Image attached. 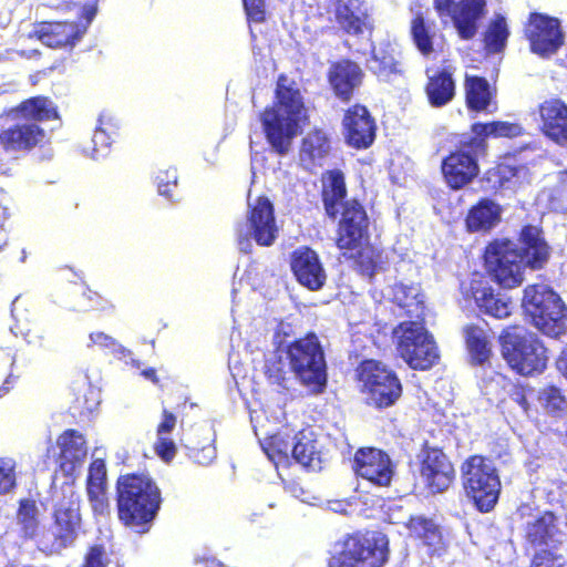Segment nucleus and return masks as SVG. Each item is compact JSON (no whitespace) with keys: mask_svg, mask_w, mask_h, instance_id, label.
Wrapping results in <instances>:
<instances>
[{"mask_svg":"<svg viewBox=\"0 0 567 567\" xmlns=\"http://www.w3.org/2000/svg\"><path fill=\"white\" fill-rule=\"evenodd\" d=\"M39 509L33 501L20 502L18 524L25 537L35 539L38 548L47 554H60L73 545L81 527L80 498L71 485L61 488L53 511V523L39 530Z\"/></svg>","mask_w":567,"mask_h":567,"instance_id":"f257e3e1","label":"nucleus"},{"mask_svg":"<svg viewBox=\"0 0 567 567\" xmlns=\"http://www.w3.org/2000/svg\"><path fill=\"white\" fill-rule=\"evenodd\" d=\"M522 252L511 240H495L485 250V265L494 280L503 288H515L523 282L525 266L540 269L548 261L549 247L535 226L520 231Z\"/></svg>","mask_w":567,"mask_h":567,"instance_id":"f03ea898","label":"nucleus"},{"mask_svg":"<svg viewBox=\"0 0 567 567\" xmlns=\"http://www.w3.org/2000/svg\"><path fill=\"white\" fill-rule=\"evenodd\" d=\"M276 99V104L265 110L260 121L271 148L286 155L307 118V110L297 83L285 75L278 79Z\"/></svg>","mask_w":567,"mask_h":567,"instance_id":"7ed1b4c3","label":"nucleus"},{"mask_svg":"<svg viewBox=\"0 0 567 567\" xmlns=\"http://www.w3.org/2000/svg\"><path fill=\"white\" fill-rule=\"evenodd\" d=\"M120 520L137 533H146L162 504L161 491L147 475L127 474L117 481Z\"/></svg>","mask_w":567,"mask_h":567,"instance_id":"20e7f679","label":"nucleus"},{"mask_svg":"<svg viewBox=\"0 0 567 567\" xmlns=\"http://www.w3.org/2000/svg\"><path fill=\"white\" fill-rule=\"evenodd\" d=\"M19 114L25 121L18 122L0 132V151L10 155L30 151L44 141V130L30 120L49 121L58 117L53 102L43 96L32 97L10 112V115L14 117Z\"/></svg>","mask_w":567,"mask_h":567,"instance_id":"39448f33","label":"nucleus"},{"mask_svg":"<svg viewBox=\"0 0 567 567\" xmlns=\"http://www.w3.org/2000/svg\"><path fill=\"white\" fill-rule=\"evenodd\" d=\"M522 307L532 323L544 334L558 338L567 331V308L549 286H527Z\"/></svg>","mask_w":567,"mask_h":567,"instance_id":"423d86ee","label":"nucleus"},{"mask_svg":"<svg viewBox=\"0 0 567 567\" xmlns=\"http://www.w3.org/2000/svg\"><path fill=\"white\" fill-rule=\"evenodd\" d=\"M290 371L312 393H321L327 383V364L322 347L315 333L290 343L286 350Z\"/></svg>","mask_w":567,"mask_h":567,"instance_id":"0eeeda50","label":"nucleus"},{"mask_svg":"<svg viewBox=\"0 0 567 567\" xmlns=\"http://www.w3.org/2000/svg\"><path fill=\"white\" fill-rule=\"evenodd\" d=\"M502 353L513 370L522 375L542 373L547 364L546 348L522 327H511L501 336Z\"/></svg>","mask_w":567,"mask_h":567,"instance_id":"6e6552de","label":"nucleus"},{"mask_svg":"<svg viewBox=\"0 0 567 567\" xmlns=\"http://www.w3.org/2000/svg\"><path fill=\"white\" fill-rule=\"evenodd\" d=\"M465 493L481 512H489L496 505L501 480L492 460L473 455L461 467Z\"/></svg>","mask_w":567,"mask_h":567,"instance_id":"1a4fd4ad","label":"nucleus"},{"mask_svg":"<svg viewBox=\"0 0 567 567\" xmlns=\"http://www.w3.org/2000/svg\"><path fill=\"white\" fill-rule=\"evenodd\" d=\"M239 250L248 254L251 251L254 239L259 246H271L278 236L274 206L264 196L252 199L248 196V210L246 220L239 223L236 228Z\"/></svg>","mask_w":567,"mask_h":567,"instance_id":"9d476101","label":"nucleus"},{"mask_svg":"<svg viewBox=\"0 0 567 567\" xmlns=\"http://www.w3.org/2000/svg\"><path fill=\"white\" fill-rule=\"evenodd\" d=\"M400 357L414 370H427L439 360L433 337L417 320L401 322L394 329Z\"/></svg>","mask_w":567,"mask_h":567,"instance_id":"9b49d317","label":"nucleus"},{"mask_svg":"<svg viewBox=\"0 0 567 567\" xmlns=\"http://www.w3.org/2000/svg\"><path fill=\"white\" fill-rule=\"evenodd\" d=\"M388 559V538L373 532L349 536L340 553L332 556L329 567H382Z\"/></svg>","mask_w":567,"mask_h":567,"instance_id":"f8f14e48","label":"nucleus"},{"mask_svg":"<svg viewBox=\"0 0 567 567\" xmlns=\"http://www.w3.org/2000/svg\"><path fill=\"white\" fill-rule=\"evenodd\" d=\"M527 505L522 506L518 513L526 517L524 525L525 539L540 551L556 548L563 544L567 535V516L555 515L553 512L532 513Z\"/></svg>","mask_w":567,"mask_h":567,"instance_id":"ddd939ff","label":"nucleus"},{"mask_svg":"<svg viewBox=\"0 0 567 567\" xmlns=\"http://www.w3.org/2000/svg\"><path fill=\"white\" fill-rule=\"evenodd\" d=\"M358 375L370 404L388 408L401 396L400 380L394 372L379 361H363L358 369Z\"/></svg>","mask_w":567,"mask_h":567,"instance_id":"4468645a","label":"nucleus"},{"mask_svg":"<svg viewBox=\"0 0 567 567\" xmlns=\"http://www.w3.org/2000/svg\"><path fill=\"white\" fill-rule=\"evenodd\" d=\"M440 17L451 18L458 35L464 40L474 38L478 21L485 14V0H434Z\"/></svg>","mask_w":567,"mask_h":567,"instance_id":"2eb2a0df","label":"nucleus"},{"mask_svg":"<svg viewBox=\"0 0 567 567\" xmlns=\"http://www.w3.org/2000/svg\"><path fill=\"white\" fill-rule=\"evenodd\" d=\"M526 35L534 53L540 56L554 54L564 42L560 22L551 17L534 13L529 18Z\"/></svg>","mask_w":567,"mask_h":567,"instance_id":"dca6fc26","label":"nucleus"},{"mask_svg":"<svg viewBox=\"0 0 567 567\" xmlns=\"http://www.w3.org/2000/svg\"><path fill=\"white\" fill-rule=\"evenodd\" d=\"M337 246L341 250H357L361 247L368 230V216L355 199L341 204Z\"/></svg>","mask_w":567,"mask_h":567,"instance_id":"f3484780","label":"nucleus"},{"mask_svg":"<svg viewBox=\"0 0 567 567\" xmlns=\"http://www.w3.org/2000/svg\"><path fill=\"white\" fill-rule=\"evenodd\" d=\"M352 466L358 476L377 486H389L394 473L389 455L373 447L358 450Z\"/></svg>","mask_w":567,"mask_h":567,"instance_id":"a211bd4d","label":"nucleus"},{"mask_svg":"<svg viewBox=\"0 0 567 567\" xmlns=\"http://www.w3.org/2000/svg\"><path fill=\"white\" fill-rule=\"evenodd\" d=\"M483 154L473 147V141L463 150L452 153L442 163V172L447 184L460 189L478 174L477 156Z\"/></svg>","mask_w":567,"mask_h":567,"instance_id":"6ab92c4d","label":"nucleus"},{"mask_svg":"<svg viewBox=\"0 0 567 567\" xmlns=\"http://www.w3.org/2000/svg\"><path fill=\"white\" fill-rule=\"evenodd\" d=\"M290 266L301 286L311 291L320 290L324 286L327 274L315 250L308 247L296 249L291 255Z\"/></svg>","mask_w":567,"mask_h":567,"instance_id":"aec40b11","label":"nucleus"},{"mask_svg":"<svg viewBox=\"0 0 567 567\" xmlns=\"http://www.w3.org/2000/svg\"><path fill=\"white\" fill-rule=\"evenodd\" d=\"M344 138L354 148L369 147L375 137V123L367 107L355 105L343 117Z\"/></svg>","mask_w":567,"mask_h":567,"instance_id":"412c9836","label":"nucleus"},{"mask_svg":"<svg viewBox=\"0 0 567 567\" xmlns=\"http://www.w3.org/2000/svg\"><path fill=\"white\" fill-rule=\"evenodd\" d=\"M421 475L433 493H441L451 485L454 470L441 450L426 449L423 451Z\"/></svg>","mask_w":567,"mask_h":567,"instance_id":"4be33fe9","label":"nucleus"},{"mask_svg":"<svg viewBox=\"0 0 567 567\" xmlns=\"http://www.w3.org/2000/svg\"><path fill=\"white\" fill-rule=\"evenodd\" d=\"M540 130L546 137L567 146V106L559 100L545 101L539 106Z\"/></svg>","mask_w":567,"mask_h":567,"instance_id":"5701e85b","label":"nucleus"},{"mask_svg":"<svg viewBox=\"0 0 567 567\" xmlns=\"http://www.w3.org/2000/svg\"><path fill=\"white\" fill-rule=\"evenodd\" d=\"M35 32L44 45L55 49L73 47L86 32V28L75 22H51L43 23Z\"/></svg>","mask_w":567,"mask_h":567,"instance_id":"b1692460","label":"nucleus"},{"mask_svg":"<svg viewBox=\"0 0 567 567\" xmlns=\"http://www.w3.org/2000/svg\"><path fill=\"white\" fill-rule=\"evenodd\" d=\"M86 492L93 513L104 515L109 508V501L106 496V466L102 458L94 460L89 467Z\"/></svg>","mask_w":567,"mask_h":567,"instance_id":"393cba45","label":"nucleus"},{"mask_svg":"<svg viewBox=\"0 0 567 567\" xmlns=\"http://www.w3.org/2000/svg\"><path fill=\"white\" fill-rule=\"evenodd\" d=\"M330 142L324 132L313 130L309 132L302 140L299 158L301 165L312 171L321 167L330 153Z\"/></svg>","mask_w":567,"mask_h":567,"instance_id":"a878e982","label":"nucleus"},{"mask_svg":"<svg viewBox=\"0 0 567 567\" xmlns=\"http://www.w3.org/2000/svg\"><path fill=\"white\" fill-rule=\"evenodd\" d=\"M383 295L403 309L411 320L420 321L423 318L425 307L419 286L396 284L388 287Z\"/></svg>","mask_w":567,"mask_h":567,"instance_id":"bb28decb","label":"nucleus"},{"mask_svg":"<svg viewBox=\"0 0 567 567\" xmlns=\"http://www.w3.org/2000/svg\"><path fill=\"white\" fill-rule=\"evenodd\" d=\"M360 66L349 60L333 64L329 72V81L336 94L342 100H349L353 90L361 83Z\"/></svg>","mask_w":567,"mask_h":567,"instance_id":"cd10ccee","label":"nucleus"},{"mask_svg":"<svg viewBox=\"0 0 567 567\" xmlns=\"http://www.w3.org/2000/svg\"><path fill=\"white\" fill-rule=\"evenodd\" d=\"M292 457L303 467L311 471L321 470V451L316 434L311 429H305L295 434Z\"/></svg>","mask_w":567,"mask_h":567,"instance_id":"c85d7f7f","label":"nucleus"},{"mask_svg":"<svg viewBox=\"0 0 567 567\" xmlns=\"http://www.w3.org/2000/svg\"><path fill=\"white\" fill-rule=\"evenodd\" d=\"M337 21L348 33L360 34L369 27L368 8L362 0H341Z\"/></svg>","mask_w":567,"mask_h":567,"instance_id":"c756f323","label":"nucleus"},{"mask_svg":"<svg viewBox=\"0 0 567 567\" xmlns=\"http://www.w3.org/2000/svg\"><path fill=\"white\" fill-rule=\"evenodd\" d=\"M367 65L373 74L384 82H391L402 74L401 64L394 59L393 49L389 44L373 48Z\"/></svg>","mask_w":567,"mask_h":567,"instance_id":"7c9ffc66","label":"nucleus"},{"mask_svg":"<svg viewBox=\"0 0 567 567\" xmlns=\"http://www.w3.org/2000/svg\"><path fill=\"white\" fill-rule=\"evenodd\" d=\"M465 92L468 109L477 112H493L496 110L494 93L484 78L466 76Z\"/></svg>","mask_w":567,"mask_h":567,"instance_id":"2f4dec72","label":"nucleus"},{"mask_svg":"<svg viewBox=\"0 0 567 567\" xmlns=\"http://www.w3.org/2000/svg\"><path fill=\"white\" fill-rule=\"evenodd\" d=\"M96 347L106 354H112L115 359L122 361L125 365L140 369V360L133 357V352L121 344L115 338L103 331H93L89 334L86 348Z\"/></svg>","mask_w":567,"mask_h":567,"instance_id":"473e14b6","label":"nucleus"},{"mask_svg":"<svg viewBox=\"0 0 567 567\" xmlns=\"http://www.w3.org/2000/svg\"><path fill=\"white\" fill-rule=\"evenodd\" d=\"M501 219V207L491 199H482L473 206L466 218L471 231H486L495 227Z\"/></svg>","mask_w":567,"mask_h":567,"instance_id":"72a5a7b5","label":"nucleus"},{"mask_svg":"<svg viewBox=\"0 0 567 567\" xmlns=\"http://www.w3.org/2000/svg\"><path fill=\"white\" fill-rule=\"evenodd\" d=\"M472 295L476 306L489 316L503 319L512 312V303L501 296H495L487 286H472Z\"/></svg>","mask_w":567,"mask_h":567,"instance_id":"f704fd0d","label":"nucleus"},{"mask_svg":"<svg viewBox=\"0 0 567 567\" xmlns=\"http://www.w3.org/2000/svg\"><path fill=\"white\" fill-rule=\"evenodd\" d=\"M426 95L432 106L446 105L455 95V83L452 74L443 70L434 75H429Z\"/></svg>","mask_w":567,"mask_h":567,"instance_id":"c9c22d12","label":"nucleus"},{"mask_svg":"<svg viewBox=\"0 0 567 567\" xmlns=\"http://www.w3.org/2000/svg\"><path fill=\"white\" fill-rule=\"evenodd\" d=\"M473 133L475 134V137L473 141V147H475L476 151H481L482 153H485L486 144H485V137L486 136H506V137H515L520 135L522 127L518 124H513L508 122H492V123H476L472 126Z\"/></svg>","mask_w":567,"mask_h":567,"instance_id":"e433bc0d","label":"nucleus"},{"mask_svg":"<svg viewBox=\"0 0 567 567\" xmlns=\"http://www.w3.org/2000/svg\"><path fill=\"white\" fill-rule=\"evenodd\" d=\"M58 445L61 450V460L64 463H79L83 461L87 453L83 435L75 430H66L61 434L58 439Z\"/></svg>","mask_w":567,"mask_h":567,"instance_id":"4c0bfd02","label":"nucleus"},{"mask_svg":"<svg viewBox=\"0 0 567 567\" xmlns=\"http://www.w3.org/2000/svg\"><path fill=\"white\" fill-rule=\"evenodd\" d=\"M344 176L340 171H330L323 182V202L329 216L338 212V204L346 197Z\"/></svg>","mask_w":567,"mask_h":567,"instance_id":"58836bf2","label":"nucleus"},{"mask_svg":"<svg viewBox=\"0 0 567 567\" xmlns=\"http://www.w3.org/2000/svg\"><path fill=\"white\" fill-rule=\"evenodd\" d=\"M293 431L285 429L271 435L266 445L262 446L268 457L275 461L276 456L288 458L292 455V446L296 442Z\"/></svg>","mask_w":567,"mask_h":567,"instance_id":"ea45409f","label":"nucleus"},{"mask_svg":"<svg viewBox=\"0 0 567 567\" xmlns=\"http://www.w3.org/2000/svg\"><path fill=\"white\" fill-rule=\"evenodd\" d=\"M265 374L271 384L278 385L284 390L289 389L291 378L289 371L286 370L284 358L278 352H272L266 357Z\"/></svg>","mask_w":567,"mask_h":567,"instance_id":"a19ab883","label":"nucleus"},{"mask_svg":"<svg viewBox=\"0 0 567 567\" xmlns=\"http://www.w3.org/2000/svg\"><path fill=\"white\" fill-rule=\"evenodd\" d=\"M465 338L473 360L477 363H484L489 355L488 342L484 329L476 326H468L465 329Z\"/></svg>","mask_w":567,"mask_h":567,"instance_id":"79ce46f5","label":"nucleus"},{"mask_svg":"<svg viewBox=\"0 0 567 567\" xmlns=\"http://www.w3.org/2000/svg\"><path fill=\"white\" fill-rule=\"evenodd\" d=\"M409 528L429 546H436L441 540V532L432 519L422 516L413 517L409 523Z\"/></svg>","mask_w":567,"mask_h":567,"instance_id":"37998d69","label":"nucleus"},{"mask_svg":"<svg viewBox=\"0 0 567 567\" xmlns=\"http://www.w3.org/2000/svg\"><path fill=\"white\" fill-rule=\"evenodd\" d=\"M507 38L508 30L506 21L503 17H498L493 23H491L485 34V47L487 51L491 53H497L502 51L505 47Z\"/></svg>","mask_w":567,"mask_h":567,"instance_id":"c03bdc74","label":"nucleus"},{"mask_svg":"<svg viewBox=\"0 0 567 567\" xmlns=\"http://www.w3.org/2000/svg\"><path fill=\"white\" fill-rule=\"evenodd\" d=\"M538 400L547 413L560 414L567 409V401L556 386H547L539 393Z\"/></svg>","mask_w":567,"mask_h":567,"instance_id":"a18cd8bd","label":"nucleus"},{"mask_svg":"<svg viewBox=\"0 0 567 567\" xmlns=\"http://www.w3.org/2000/svg\"><path fill=\"white\" fill-rule=\"evenodd\" d=\"M501 186L514 188L524 182H528V169L525 166L501 165L498 167Z\"/></svg>","mask_w":567,"mask_h":567,"instance_id":"49530a36","label":"nucleus"},{"mask_svg":"<svg viewBox=\"0 0 567 567\" xmlns=\"http://www.w3.org/2000/svg\"><path fill=\"white\" fill-rule=\"evenodd\" d=\"M16 461L0 457V494H9L17 486Z\"/></svg>","mask_w":567,"mask_h":567,"instance_id":"de8ad7c7","label":"nucleus"},{"mask_svg":"<svg viewBox=\"0 0 567 567\" xmlns=\"http://www.w3.org/2000/svg\"><path fill=\"white\" fill-rule=\"evenodd\" d=\"M411 31L414 43L416 44L417 49L422 52V54H430L433 51L432 39L427 28L424 24V19L421 16H417L412 21Z\"/></svg>","mask_w":567,"mask_h":567,"instance_id":"09e8293b","label":"nucleus"},{"mask_svg":"<svg viewBox=\"0 0 567 567\" xmlns=\"http://www.w3.org/2000/svg\"><path fill=\"white\" fill-rule=\"evenodd\" d=\"M177 171L176 168H168L161 171L156 176L157 189L159 195L172 199L173 190L177 186Z\"/></svg>","mask_w":567,"mask_h":567,"instance_id":"8fccbe9b","label":"nucleus"},{"mask_svg":"<svg viewBox=\"0 0 567 567\" xmlns=\"http://www.w3.org/2000/svg\"><path fill=\"white\" fill-rule=\"evenodd\" d=\"M113 140L109 137L105 133L102 132V130H99L95 127L93 136H92V152L90 156L93 159H99L101 157H104L109 148L112 144Z\"/></svg>","mask_w":567,"mask_h":567,"instance_id":"3c124183","label":"nucleus"},{"mask_svg":"<svg viewBox=\"0 0 567 567\" xmlns=\"http://www.w3.org/2000/svg\"><path fill=\"white\" fill-rule=\"evenodd\" d=\"M96 127L114 141L118 135L121 122L114 114L102 112L97 118Z\"/></svg>","mask_w":567,"mask_h":567,"instance_id":"603ef678","label":"nucleus"},{"mask_svg":"<svg viewBox=\"0 0 567 567\" xmlns=\"http://www.w3.org/2000/svg\"><path fill=\"white\" fill-rule=\"evenodd\" d=\"M109 558L104 547L101 545H94L90 547L85 554L82 567H106Z\"/></svg>","mask_w":567,"mask_h":567,"instance_id":"864d4df0","label":"nucleus"},{"mask_svg":"<svg viewBox=\"0 0 567 567\" xmlns=\"http://www.w3.org/2000/svg\"><path fill=\"white\" fill-rule=\"evenodd\" d=\"M82 302L78 305L79 310H106L111 305L102 299L96 292L84 291L82 295Z\"/></svg>","mask_w":567,"mask_h":567,"instance_id":"5fc2aeb1","label":"nucleus"},{"mask_svg":"<svg viewBox=\"0 0 567 567\" xmlns=\"http://www.w3.org/2000/svg\"><path fill=\"white\" fill-rule=\"evenodd\" d=\"M155 451L157 455L165 462L171 461L175 456L176 445L174 441L169 437V434H157Z\"/></svg>","mask_w":567,"mask_h":567,"instance_id":"6e6d98bb","label":"nucleus"},{"mask_svg":"<svg viewBox=\"0 0 567 567\" xmlns=\"http://www.w3.org/2000/svg\"><path fill=\"white\" fill-rule=\"evenodd\" d=\"M249 20L261 22L265 19L264 0H243Z\"/></svg>","mask_w":567,"mask_h":567,"instance_id":"4d7b16f0","label":"nucleus"},{"mask_svg":"<svg viewBox=\"0 0 567 567\" xmlns=\"http://www.w3.org/2000/svg\"><path fill=\"white\" fill-rule=\"evenodd\" d=\"M533 567H564L561 558L553 553L543 550L536 553L533 559Z\"/></svg>","mask_w":567,"mask_h":567,"instance_id":"13d9d810","label":"nucleus"},{"mask_svg":"<svg viewBox=\"0 0 567 567\" xmlns=\"http://www.w3.org/2000/svg\"><path fill=\"white\" fill-rule=\"evenodd\" d=\"M216 458V450L212 445L204 446L194 454V460L198 464L209 465Z\"/></svg>","mask_w":567,"mask_h":567,"instance_id":"bf43d9fd","label":"nucleus"},{"mask_svg":"<svg viewBox=\"0 0 567 567\" xmlns=\"http://www.w3.org/2000/svg\"><path fill=\"white\" fill-rule=\"evenodd\" d=\"M176 425V417L174 414L164 411L163 420L157 427V434H169Z\"/></svg>","mask_w":567,"mask_h":567,"instance_id":"052dcab7","label":"nucleus"},{"mask_svg":"<svg viewBox=\"0 0 567 567\" xmlns=\"http://www.w3.org/2000/svg\"><path fill=\"white\" fill-rule=\"evenodd\" d=\"M560 198H555L558 202L556 208L567 209V173L560 174V183L557 188Z\"/></svg>","mask_w":567,"mask_h":567,"instance_id":"680f3d73","label":"nucleus"},{"mask_svg":"<svg viewBox=\"0 0 567 567\" xmlns=\"http://www.w3.org/2000/svg\"><path fill=\"white\" fill-rule=\"evenodd\" d=\"M286 488L293 497L299 498L303 503L310 504L311 499L313 498L303 489L302 486L297 483H290L286 486Z\"/></svg>","mask_w":567,"mask_h":567,"instance_id":"e2e57ef3","label":"nucleus"},{"mask_svg":"<svg viewBox=\"0 0 567 567\" xmlns=\"http://www.w3.org/2000/svg\"><path fill=\"white\" fill-rule=\"evenodd\" d=\"M96 6L95 4H92V6H85L83 8V17L84 19L86 20V22L84 24L82 23H79L80 27H85L87 29L89 24L92 22V20L94 19L95 14H96Z\"/></svg>","mask_w":567,"mask_h":567,"instance_id":"0e129e2a","label":"nucleus"},{"mask_svg":"<svg viewBox=\"0 0 567 567\" xmlns=\"http://www.w3.org/2000/svg\"><path fill=\"white\" fill-rule=\"evenodd\" d=\"M556 364L558 371L567 379V349L561 352Z\"/></svg>","mask_w":567,"mask_h":567,"instance_id":"69168bd1","label":"nucleus"},{"mask_svg":"<svg viewBox=\"0 0 567 567\" xmlns=\"http://www.w3.org/2000/svg\"><path fill=\"white\" fill-rule=\"evenodd\" d=\"M369 252H370V251H365V252H363V254L361 255V258L363 259V258H365V257H367V258L369 259V265H370V266H368V267L364 269V271H365L370 277H372V276H374V275L377 274V271H378V264H377V261H375L372 257H370V256H369Z\"/></svg>","mask_w":567,"mask_h":567,"instance_id":"338daca9","label":"nucleus"},{"mask_svg":"<svg viewBox=\"0 0 567 567\" xmlns=\"http://www.w3.org/2000/svg\"><path fill=\"white\" fill-rule=\"evenodd\" d=\"M141 374L145 379L152 381L153 383H157V381H158L157 375H156V371L154 369H152V368L143 370L141 372Z\"/></svg>","mask_w":567,"mask_h":567,"instance_id":"774afa93","label":"nucleus"}]
</instances>
